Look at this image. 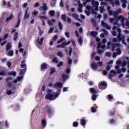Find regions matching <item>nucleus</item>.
Listing matches in <instances>:
<instances>
[{"label": "nucleus", "mask_w": 129, "mask_h": 129, "mask_svg": "<svg viewBox=\"0 0 129 129\" xmlns=\"http://www.w3.org/2000/svg\"><path fill=\"white\" fill-rule=\"evenodd\" d=\"M109 21L110 23H113V24L114 25L112 28L113 31L112 34L113 36H116L117 32L118 33L117 38H113V42L114 43H116L117 42H120V41H122V44L126 45V42H124V41H125L124 40V39H125V36L123 35H121V30L119 29L120 25H122L123 27H124V18L122 16H119L117 20L115 19L109 18Z\"/></svg>", "instance_id": "obj_1"}, {"label": "nucleus", "mask_w": 129, "mask_h": 129, "mask_svg": "<svg viewBox=\"0 0 129 129\" xmlns=\"http://www.w3.org/2000/svg\"><path fill=\"white\" fill-rule=\"evenodd\" d=\"M53 87L56 90H57V93L53 95V90H48L47 94L45 96V99L55 100L56 98H57L59 97V95H60V93H61V90H62V87H63V84L57 82L53 84Z\"/></svg>", "instance_id": "obj_2"}, {"label": "nucleus", "mask_w": 129, "mask_h": 129, "mask_svg": "<svg viewBox=\"0 0 129 129\" xmlns=\"http://www.w3.org/2000/svg\"><path fill=\"white\" fill-rule=\"evenodd\" d=\"M92 4L93 7L87 6L86 7V10L85 11L86 13L87 16H89L91 14H94V15H97V13L95 12H98V6H99V3L97 1H94L93 0L92 1Z\"/></svg>", "instance_id": "obj_3"}, {"label": "nucleus", "mask_w": 129, "mask_h": 129, "mask_svg": "<svg viewBox=\"0 0 129 129\" xmlns=\"http://www.w3.org/2000/svg\"><path fill=\"white\" fill-rule=\"evenodd\" d=\"M25 60H23L22 61L21 67V68H25L23 70H20V75H21L20 77H18L17 79L14 81V83H17V82H19V81H21V80H23V77L24 76L25 73L26 72V69H27V65L25 63Z\"/></svg>", "instance_id": "obj_4"}, {"label": "nucleus", "mask_w": 129, "mask_h": 129, "mask_svg": "<svg viewBox=\"0 0 129 129\" xmlns=\"http://www.w3.org/2000/svg\"><path fill=\"white\" fill-rule=\"evenodd\" d=\"M12 79L13 78L11 77H9L6 79V82L7 83L9 87L10 88L12 87L11 89H9L7 90L8 95H12V94H14L15 93V91H16V89L14 88V85L12 84L11 81Z\"/></svg>", "instance_id": "obj_5"}, {"label": "nucleus", "mask_w": 129, "mask_h": 129, "mask_svg": "<svg viewBox=\"0 0 129 129\" xmlns=\"http://www.w3.org/2000/svg\"><path fill=\"white\" fill-rule=\"evenodd\" d=\"M96 41L98 42L97 50L98 54H102L104 52V48H105V44H102V42H100V39L99 38H96Z\"/></svg>", "instance_id": "obj_6"}, {"label": "nucleus", "mask_w": 129, "mask_h": 129, "mask_svg": "<svg viewBox=\"0 0 129 129\" xmlns=\"http://www.w3.org/2000/svg\"><path fill=\"white\" fill-rule=\"evenodd\" d=\"M72 53V48H71L69 54H67L68 56V64H69L67 66L66 73H68V74H69V73H70V65L71 64H72V60L70 59V57H71Z\"/></svg>", "instance_id": "obj_7"}, {"label": "nucleus", "mask_w": 129, "mask_h": 129, "mask_svg": "<svg viewBox=\"0 0 129 129\" xmlns=\"http://www.w3.org/2000/svg\"><path fill=\"white\" fill-rule=\"evenodd\" d=\"M43 41H44V36H37L36 39L35 44L37 47H40L42 44H43Z\"/></svg>", "instance_id": "obj_8"}, {"label": "nucleus", "mask_w": 129, "mask_h": 129, "mask_svg": "<svg viewBox=\"0 0 129 129\" xmlns=\"http://www.w3.org/2000/svg\"><path fill=\"white\" fill-rule=\"evenodd\" d=\"M119 46H120V44L118 43L112 45V51H115L116 49L117 55H120V54H121V50H120V48L118 47Z\"/></svg>", "instance_id": "obj_9"}, {"label": "nucleus", "mask_w": 129, "mask_h": 129, "mask_svg": "<svg viewBox=\"0 0 129 129\" xmlns=\"http://www.w3.org/2000/svg\"><path fill=\"white\" fill-rule=\"evenodd\" d=\"M121 9H118L116 11H112L111 10H109L108 14L109 16H113L114 17H116L118 14H121Z\"/></svg>", "instance_id": "obj_10"}, {"label": "nucleus", "mask_w": 129, "mask_h": 129, "mask_svg": "<svg viewBox=\"0 0 129 129\" xmlns=\"http://www.w3.org/2000/svg\"><path fill=\"white\" fill-rule=\"evenodd\" d=\"M98 86L100 89L104 90V89H106V87H107V84H106L105 82L102 81L99 83Z\"/></svg>", "instance_id": "obj_11"}, {"label": "nucleus", "mask_w": 129, "mask_h": 129, "mask_svg": "<svg viewBox=\"0 0 129 129\" xmlns=\"http://www.w3.org/2000/svg\"><path fill=\"white\" fill-rule=\"evenodd\" d=\"M101 6L99 7L100 12L102 14L105 11V9H104V6H107V3L105 2H101Z\"/></svg>", "instance_id": "obj_12"}, {"label": "nucleus", "mask_w": 129, "mask_h": 129, "mask_svg": "<svg viewBox=\"0 0 129 129\" xmlns=\"http://www.w3.org/2000/svg\"><path fill=\"white\" fill-rule=\"evenodd\" d=\"M71 43V41H69L68 42H63L61 45H56V48H65V46L69 45Z\"/></svg>", "instance_id": "obj_13"}, {"label": "nucleus", "mask_w": 129, "mask_h": 129, "mask_svg": "<svg viewBox=\"0 0 129 129\" xmlns=\"http://www.w3.org/2000/svg\"><path fill=\"white\" fill-rule=\"evenodd\" d=\"M101 25L104 27V28H106L107 30H110V29H111V26L108 25V24L105 23L104 21L101 22Z\"/></svg>", "instance_id": "obj_14"}, {"label": "nucleus", "mask_w": 129, "mask_h": 129, "mask_svg": "<svg viewBox=\"0 0 129 129\" xmlns=\"http://www.w3.org/2000/svg\"><path fill=\"white\" fill-rule=\"evenodd\" d=\"M102 32H103V33H102L100 35L101 38H104V36H107V35L108 34V32H107V31H106V30L104 29H102Z\"/></svg>", "instance_id": "obj_15"}, {"label": "nucleus", "mask_w": 129, "mask_h": 129, "mask_svg": "<svg viewBox=\"0 0 129 129\" xmlns=\"http://www.w3.org/2000/svg\"><path fill=\"white\" fill-rule=\"evenodd\" d=\"M61 78H62V81L65 82V81H66V80H67V79L69 78V76H68V75L67 74H64L61 76Z\"/></svg>", "instance_id": "obj_16"}, {"label": "nucleus", "mask_w": 129, "mask_h": 129, "mask_svg": "<svg viewBox=\"0 0 129 129\" xmlns=\"http://www.w3.org/2000/svg\"><path fill=\"white\" fill-rule=\"evenodd\" d=\"M91 67L94 70H97V67H98V65H97V63L95 62H92L91 63Z\"/></svg>", "instance_id": "obj_17"}, {"label": "nucleus", "mask_w": 129, "mask_h": 129, "mask_svg": "<svg viewBox=\"0 0 129 129\" xmlns=\"http://www.w3.org/2000/svg\"><path fill=\"white\" fill-rule=\"evenodd\" d=\"M78 6L79 7L78 8V12H79V13H82V7H83V5L80 3V1H79L78 2Z\"/></svg>", "instance_id": "obj_18"}, {"label": "nucleus", "mask_w": 129, "mask_h": 129, "mask_svg": "<svg viewBox=\"0 0 129 129\" xmlns=\"http://www.w3.org/2000/svg\"><path fill=\"white\" fill-rule=\"evenodd\" d=\"M28 12L29 10L27 9L26 11L25 15L24 16V20H27V19H29V18L30 17V13Z\"/></svg>", "instance_id": "obj_19"}, {"label": "nucleus", "mask_w": 129, "mask_h": 129, "mask_svg": "<svg viewBox=\"0 0 129 129\" xmlns=\"http://www.w3.org/2000/svg\"><path fill=\"white\" fill-rule=\"evenodd\" d=\"M55 22H56V20H55V19H52L51 20H48L47 24L48 25H49V26H53Z\"/></svg>", "instance_id": "obj_20"}, {"label": "nucleus", "mask_w": 129, "mask_h": 129, "mask_svg": "<svg viewBox=\"0 0 129 129\" xmlns=\"http://www.w3.org/2000/svg\"><path fill=\"white\" fill-rule=\"evenodd\" d=\"M111 5H112V7H114L115 5L116 6H120V3L119 2V0H116L114 2L111 3Z\"/></svg>", "instance_id": "obj_21"}, {"label": "nucleus", "mask_w": 129, "mask_h": 129, "mask_svg": "<svg viewBox=\"0 0 129 129\" xmlns=\"http://www.w3.org/2000/svg\"><path fill=\"white\" fill-rule=\"evenodd\" d=\"M121 3H122V7L123 9L126 8V3L127 1L126 0H121Z\"/></svg>", "instance_id": "obj_22"}, {"label": "nucleus", "mask_w": 129, "mask_h": 129, "mask_svg": "<svg viewBox=\"0 0 129 129\" xmlns=\"http://www.w3.org/2000/svg\"><path fill=\"white\" fill-rule=\"evenodd\" d=\"M113 61L112 60H111L109 63L108 66L106 67V69L108 71L109 70H110V68H111V65H109V64H113Z\"/></svg>", "instance_id": "obj_23"}, {"label": "nucleus", "mask_w": 129, "mask_h": 129, "mask_svg": "<svg viewBox=\"0 0 129 129\" xmlns=\"http://www.w3.org/2000/svg\"><path fill=\"white\" fill-rule=\"evenodd\" d=\"M12 47H13V46L12 45V43H8L6 46V50L7 51H9V50H11V49H12Z\"/></svg>", "instance_id": "obj_24"}, {"label": "nucleus", "mask_w": 129, "mask_h": 129, "mask_svg": "<svg viewBox=\"0 0 129 129\" xmlns=\"http://www.w3.org/2000/svg\"><path fill=\"white\" fill-rule=\"evenodd\" d=\"M80 121H81V124H82V125H83L84 127H85V124H86V120L82 118L80 120Z\"/></svg>", "instance_id": "obj_25"}, {"label": "nucleus", "mask_w": 129, "mask_h": 129, "mask_svg": "<svg viewBox=\"0 0 129 129\" xmlns=\"http://www.w3.org/2000/svg\"><path fill=\"white\" fill-rule=\"evenodd\" d=\"M72 16L73 17V18L75 19V20H77V21H79V22H80V19H78V18H79V16H78V15L76 14H73L72 15Z\"/></svg>", "instance_id": "obj_26"}, {"label": "nucleus", "mask_w": 129, "mask_h": 129, "mask_svg": "<svg viewBox=\"0 0 129 129\" xmlns=\"http://www.w3.org/2000/svg\"><path fill=\"white\" fill-rule=\"evenodd\" d=\"M40 10H43V11H47V10H48V7H47L46 4H44L43 6L40 7Z\"/></svg>", "instance_id": "obj_27"}, {"label": "nucleus", "mask_w": 129, "mask_h": 129, "mask_svg": "<svg viewBox=\"0 0 129 129\" xmlns=\"http://www.w3.org/2000/svg\"><path fill=\"white\" fill-rule=\"evenodd\" d=\"M41 124H42V126L43 127H46V125L47 124V122H46V120L45 119H42V121H41Z\"/></svg>", "instance_id": "obj_28"}, {"label": "nucleus", "mask_w": 129, "mask_h": 129, "mask_svg": "<svg viewBox=\"0 0 129 129\" xmlns=\"http://www.w3.org/2000/svg\"><path fill=\"white\" fill-rule=\"evenodd\" d=\"M8 37H9V34H6L4 35V37L3 39V38H0V43H2V42L3 41H4V40H6V39H7L8 38Z\"/></svg>", "instance_id": "obj_29"}, {"label": "nucleus", "mask_w": 129, "mask_h": 129, "mask_svg": "<svg viewBox=\"0 0 129 129\" xmlns=\"http://www.w3.org/2000/svg\"><path fill=\"white\" fill-rule=\"evenodd\" d=\"M57 55L58 56V57H64V54H63V52H62V51L57 52Z\"/></svg>", "instance_id": "obj_30"}, {"label": "nucleus", "mask_w": 129, "mask_h": 129, "mask_svg": "<svg viewBox=\"0 0 129 129\" xmlns=\"http://www.w3.org/2000/svg\"><path fill=\"white\" fill-rule=\"evenodd\" d=\"M48 64L46 63H43L41 64V69L43 70L44 69H46V68L47 67Z\"/></svg>", "instance_id": "obj_31"}, {"label": "nucleus", "mask_w": 129, "mask_h": 129, "mask_svg": "<svg viewBox=\"0 0 129 129\" xmlns=\"http://www.w3.org/2000/svg\"><path fill=\"white\" fill-rule=\"evenodd\" d=\"M21 24V19H18L17 24L15 25V28H19Z\"/></svg>", "instance_id": "obj_32"}, {"label": "nucleus", "mask_w": 129, "mask_h": 129, "mask_svg": "<svg viewBox=\"0 0 129 129\" xmlns=\"http://www.w3.org/2000/svg\"><path fill=\"white\" fill-rule=\"evenodd\" d=\"M91 36H93V37H96V35H97V32L96 31H92L90 33Z\"/></svg>", "instance_id": "obj_33"}, {"label": "nucleus", "mask_w": 129, "mask_h": 129, "mask_svg": "<svg viewBox=\"0 0 129 129\" xmlns=\"http://www.w3.org/2000/svg\"><path fill=\"white\" fill-rule=\"evenodd\" d=\"M13 18H14V16H13V15H11L9 17L7 18L6 20L7 23H8V22H10V21H11Z\"/></svg>", "instance_id": "obj_34"}, {"label": "nucleus", "mask_w": 129, "mask_h": 129, "mask_svg": "<svg viewBox=\"0 0 129 129\" xmlns=\"http://www.w3.org/2000/svg\"><path fill=\"white\" fill-rule=\"evenodd\" d=\"M38 14H39V12L35 10L32 13V16H33V17H36V16H37V15H38Z\"/></svg>", "instance_id": "obj_35"}, {"label": "nucleus", "mask_w": 129, "mask_h": 129, "mask_svg": "<svg viewBox=\"0 0 129 129\" xmlns=\"http://www.w3.org/2000/svg\"><path fill=\"white\" fill-rule=\"evenodd\" d=\"M107 99H108V100L109 101H111V100H113V97L112 96V95H109L108 96V98Z\"/></svg>", "instance_id": "obj_36"}, {"label": "nucleus", "mask_w": 129, "mask_h": 129, "mask_svg": "<svg viewBox=\"0 0 129 129\" xmlns=\"http://www.w3.org/2000/svg\"><path fill=\"white\" fill-rule=\"evenodd\" d=\"M90 92L91 93H96V90H95V89H94V88H91V89H90Z\"/></svg>", "instance_id": "obj_37"}, {"label": "nucleus", "mask_w": 129, "mask_h": 129, "mask_svg": "<svg viewBox=\"0 0 129 129\" xmlns=\"http://www.w3.org/2000/svg\"><path fill=\"white\" fill-rule=\"evenodd\" d=\"M18 32L15 33L14 34V41H17V39H18Z\"/></svg>", "instance_id": "obj_38"}, {"label": "nucleus", "mask_w": 129, "mask_h": 129, "mask_svg": "<svg viewBox=\"0 0 129 129\" xmlns=\"http://www.w3.org/2000/svg\"><path fill=\"white\" fill-rule=\"evenodd\" d=\"M44 33V30H41L40 28H39V36L40 37H41L43 34Z\"/></svg>", "instance_id": "obj_39"}, {"label": "nucleus", "mask_w": 129, "mask_h": 129, "mask_svg": "<svg viewBox=\"0 0 129 129\" xmlns=\"http://www.w3.org/2000/svg\"><path fill=\"white\" fill-rule=\"evenodd\" d=\"M56 69L55 68H52L50 69V74H53V73H54L55 72Z\"/></svg>", "instance_id": "obj_40"}, {"label": "nucleus", "mask_w": 129, "mask_h": 129, "mask_svg": "<svg viewBox=\"0 0 129 129\" xmlns=\"http://www.w3.org/2000/svg\"><path fill=\"white\" fill-rule=\"evenodd\" d=\"M96 94H94L92 96V100H93V101H94L95 100H96Z\"/></svg>", "instance_id": "obj_41"}, {"label": "nucleus", "mask_w": 129, "mask_h": 129, "mask_svg": "<svg viewBox=\"0 0 129 129\" xmlns=\"http://www.w3.org/2000/svg\"><path fill=\"white\" fill-rule=\"evenodd\" d=\"M63 41H65V39L64 38H62L60 39H59L57 41V44H60V43H62V42H63Z\"/></svg>", "instance_id": "obj_42"}, {"label": "nucleus", "mask_w": 129, "mask_h": 129, "mask_svg": "<svg viewBox=\"0 0 129 129\" xmlns=\"http://www.w3.org/2000/svg\"><path fill=\"white\" fill-rule=\"evenodd\" d=\"M61 20H62V21L65 22V21H66V15H61Z\"/></svg>", "instance_id": "obj_43"}, {"label": "nucleus", "mask_w": 129, "mask_h": 129, "mask_svg": "<svg viewBox=\"0 0 129 129\" xmlns=\"http://www.w3.org/2000/svg\"><path fill=\"white\" fill-rule=\"evenodd\" d=\"M83 2L84 6H86V3H89L90 0H82Z\"/></svg>", "instance_id": "obj_44"}, {"label": "nucleus", "mask_w": 129, "mask_h": 129, "mask_svg": "<svg viewBox=\"0 0 129 129\" xmlns=\"http://www.w3.org/2000/svg\"><path fill=\"white\" fill-rule=\"evenodd\" d=\"M49 15H50L51 16V17H53V16H54V15H55V12L53 10L50 11L49 12Z\"/></svg>", "instance_id": "obj_45"}, {"label": "nucleus", "mask_w": 129, "mask_h": 129, "mask_svg": "<svg viewBox=\"0 0 129 129\" xmlns=\"http://www.w3.org/2000/svg\"><path fill=\"white\" fill-rule=\"evenodd\" d=\"M40 18L42 20V21H44V20H47L48 18L46 16H40Z\"/></svg>", "instance_id": "obj_46"}, {"label": "nucleus", "mask_w": 129, "mask_h": 129, "mask_svg": "<svg viewBox=\"0 0 129 129\" xmlns=\"http://www.w3.org/2000/svg\"><path fill=\"white\" fill-rule=\"evenodd\" d=\"M79 42L80 43V46H82L83 40L81 37H80L78 39Z\"/></svg>", "instance_id": "obj_47"}, {"label": "nucleus", "mask_w": 129, "mask_h": 129, "mask_svg": "<svg viewBox=\"0 0 129 129\" xmlns=\"http://www.w3.org/2000/svg\"><path fill=\"white\" fill-rule=\"evenodd\" d=\"M10 75H13V76H16L17 75V73L16 72H11L10 73Z\"/></svg>", "instance_id": "obj_48"}, {"label": "nucleus", "mask_w": 129, "mask_h": 129, "mask_svg": "<svg viewBox=\"0 0 129 129\" xmlns=\"http://www.w3.org/2000/svg\"><path fill=\"white\" fill-rule=\"evenodd\" d=\"M57 39H58V35H55L53 37L52 40L53 41H56Z\"/></svg>", "instance_id": "obj_49"}, {"label": "nucleus", "mask_w": 129, "mask_h": 129, "mask_svg": "<svg viewBox=\"0 0 129 129\" xmlns=\"http://www.w3.org/2000/svg\"><path fill=\"white\" fill-rule=\"evenodd\" d=\"M52 62H53V63H58V59H57V58H53V60H52Z\"/></svg>", "instance_id": "obj_50"}, {"label": "nucleus", "mask_w": 129, "mask_h": 129, "mask_svg": "<svg viewBox=\"0 0 129 129\" xmlns=\"http://www.w3.org/2000/svg\"><path fill=\"white\" fill-rule=\"evenodd\" d=\"M69 88L68 87H64V88H63V92H66L68 91Z\"/></svg>", "instance_id": "obj_51"}, {"label": "nucleus", "mask_w": 129, "mask_h": 129, "mask_svg": "<svg viewBox=\"0 0 129 129\" xmlns=\"http://www.w3.org/2000/svg\"><path fill=\"white\" fill-rule=\"evenodd\" d=\"M9 56H13L14 55V51L13 50H11L9 52Z\"/></svg>", "instance_id": "obj_52"}, {"label": "nucleus", "mask_w": 129, "mask_h": 129, "mask_svg": "<svg viewBox=\"0 0 129 129\" xmlns=\"http://www.w3.org/2000/svg\"><path fill=\"white\" fill-rule=\"evenodd\" d=\"M58 26L60 30H62V29H63V26H62V24L61 23V22L58 23Z\"/></svg>", "instance_id": "obj_53"}, {"label": "nucleus", "mask_w": 129, "mask_h": 129, "mask_svg": "<svg viewBox=\"0 0 129 129\" xmlns=\"http://www.w3.org/2000/svg\"><path fill=\"white\" fill-rule=\"evenodd\" d=\"M0 75L1 76H6V73H5L4 71L0 72Z\"/></svg>", "instance_id": "obj_54"}, {"label": "nucleus", "mask_w": 129, "mask_h": 129, "mask_svg": "<svg viewBox=\"0 0 129 129\" xmlns=\"http://www.w3.org/2000/svg\"><path fill=\"white\" fill-rule=\"evenodd\" d=\"M7 65L8 66L9 68H11V66H12V62L8 61Z\"/></svg>", "instance_id": "obj_55"}, {"label": "nucleus", "mask_w": 129, "mask_h": 129, "mask_svg": "<svg viewBox=\"0 0 129 129\" xmlns=\"http://www.w3.org/2000/svg\"><path fill=\"white\" fill-rule=\"evenodd\" d=\"M53 31H54V28L51 27L49 30V33H50L51 34V33H53Z\"/></svg>", "instance_id": "obj_56"}, {"label": "nucleus", "mask_w": 129, "mask_h": 129, "mask_svg": "<svg viewBox=\"0 0 129 129\" xmlns=\"http://www.w3.org/2000/svg\"><path fill=\"white\" fill-rule=\"evenodd\" d=\"M112 54L110 52H106V56H107V57H110L111 56Z\"/></svg>", "instance_id": "obj_57"}, {"label": "nucleus", "mask_w": 129, "mask_h": 129, "mask_svg": "<svg viewBox=\"0 0 129 129\" xmlns=\"http://www.w3.org/2000/svg\"><path fill=\"white\" fill-rule=\"evenodd\" d=\"M73 126L77 127L78 126V122L75 121L73 123Z\"/></svg>", "instance_id": "obj_58"}, {"label": "nucleus", "mask_w": 129, "mask_h": 129, "mask_svg": "<svg viewBox=\"0 0 129 129\" xmlns=\"http://www.w3.org/2000/svg\"><path fill=\"white\" fill-rule=\"evenodd\" d=\"M107 46H108L107 48H108V49H109V48H110V46H111V42H110V41H109V42L107 43Z\"/></svg>", "instance_id": "obj_59"}, {"label": "nucleus", "mask_w": 129, "mask_h": 129, "mask_svg": "<svg viewBox=\"0 0 129 129\" xmlns=\"http://www.w3.org/2000/svg\"><path fill=\"white\" fill-rule=\"evenodd\" d=\"M110 72L112 74H113V75H115V74H116V72H115L114 70H111Z\"/></svg>", "instance_id": "obj_60"}, {"label": "nucleus", "mask_w": 129, "mask_h": 129, "mask_svg": "<svg viewBox=\"0 0 129 129\" xmlns=\"http://www.w3.org/2000/svg\"><path fill=\"white\" fill-rule=\"evenodd\" d=\"M71 42H72V43L73 46H74V47H76V43H75V41L74 40H72L71 41Z\"/></svg>", "instance_id": "obj_61"}, {"label": "nucleus", "mask_w": 129, "mask_h": 129, "mask_svg": "<svg viewBox=\"0 0 129 129\" xmlns=\"http://www.w3.org/2000/svg\"><path fill=\"white\" fill-rule=\"evenodd\" d=\"M93 84H94V82H93V81L89 82V85H90V86H92V85H93Z\"/></svg>", "instance_id": "obj_62"}, {"label": "nucleus", "mask_w": 129, "mask_h": 129, "mask_svg": "<svg viewBox=\"0 0 129 129\" xmlns=\"http://www.w3.org/2000/svg\"><path fill=\"white\" fill-rule=\"evenodd\" d=\"M114 122H115V121H114V120L113 119H110V120H109V122H110V123H114Z\"/></svg>", "instance_id": "obj_63"}, {"label": "nucleus", "mask_w": 129, "mask_h": 129, "mask_svg": "<svg viewBox=\"0 0 129 129\" xmlns=\"http://www.w3.org/2000/svg\"><path fill=\"white\" fill-rule=\"evenodd\" d=\"M103 18H104V20H106V19H107V18H108L107 15H106L105 14H104Z\"/></svg>", "instance_id": "obj_64"}]
</instances>
